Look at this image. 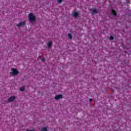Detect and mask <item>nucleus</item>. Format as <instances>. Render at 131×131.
Here are the masks:
<instances>
[{"instance_id": "obj_1", "label": "nucleus", "mask_w": 131, "mask_h": 131, "mask_svg": "<svg viewBox=\"0 0 131 131\" xmlns=\"http://www.w3.org/2000/svg\"><path fill=\"white\" fill-rule=\"evenodd\" d=\"M28 18L30 22H34V21L36 20V17H35V16L33 14V13H30L29 14Z\"/></svg>"}, {"instance_id": "obj_2", "label": "nucleus", "mask_w": 131, "mask_h": 131, "mask_svg": "<svg viewBox=\"0 0 131 131\" xmlns=\"http://www.w3.org/2000/svg\"><path fill=\"white\" fill-rule=\"evenodd\" d=\"M11 70L12 72H10V75H17V74H19V71L16 69L13 68Z\"/></svg>"}, {"instance_id": "obj_3", "label": "nucleus", "mask_w": 131, "mask_h": 131, "mask_svg": "<svg viewBox=\"0 0 131 131\" xmlns=\"http://www.w3.org/2000/svg\"><path fill=\"white\" fill-rule=\"evenodd\" d=\"M15 99H16V97L15 96H11L9 98H8V102H13L15 100Z\"/></svg>"}, {"instance_id": "obj_4", "label": "nucleus", "mask_w": 131, "mask_h": 131, "mask_svg": "<svg viewBox=\"0 0 131 131\" xmlns=\"http://www.w3.org/2000/svg\"><path fill=\"white\" fill-rule=\"evenodd\" d=\"M25 25V21L20 22L18 24H17V26L18 28L21 27V26H24Z\"/></svg>"}, {"instance_id": "obj_5", "label": "nucleus", "mask_w": 131, "mask_h": 131, "mask_svg": "<svg viewBox=\"0 0 131 131\" xmlns=\"http://www.w3.org/2000/svg\"><path fill=\"white\" fill-rule=\"evenodd\" d=\"M62 98H63L62 95H58L55 96V100H59V99H62Z\"/></svg>"}, {"instance_id": "obj_6", "label": "nucleus", "mask_w": 131, "mask_h": 131, "mask_svg": "<svg viewBox=\"0 0 131 131\" xmlns=\"http://www.w3.org/2000/svg\"><path fill=\"white\" fill-rule=\"evenodd\" d=\"M112 13L114 16H117V13H116V11L115 10H112Z\"/></svg>"}, {"instance_id": "obj_7", "label": "nucleus", "mask_w": 131, "mask_h": 131, "mask_svg": "<svg viewBox=\"0 0 131 131\" xmlns=\"http://www.w3.org/2000/svg\"><path fill=\"white\" fill-rule=\"evenodd\" d=\"M78 13L75 12V13H73V15L74 17H75V18H77V17H78Z\"/></svg>"}, {"instance_id": "obj_8", "label": "nucleus", "mask_w": 131, "mask_h": 131, "mask_svg": "<svg viewBox=\"0 0 131 131\" xmlns=\"http://www.w3.org/2000/svg\"><path fill=\"white\" fill-rule=\"evenodd\" d=\"M52 42H53L52 41H49V42L47 44L48 48H51V47H52Z\"/></svg>"}, {"instance_id": "obj_9", "label": "nucleus", "mask_w": 131, "mask_h": 131, "mask_svg": "<svg viewBox=\"0 0 131 131\" xmlns=\"http://www.w3.org/2000/svg\"><path fill=\"white\" fill-rule=\"evenodd\" d=\"M92 13L93 14H97L98 13V10H96V9H92Z\"/></svg>"}, {"instance_id": "obj_10", "label": "nucleus", "mask_w": 131, "mask_h": 131, "mask_svg": "<svg viewBox=\"0 0 131 131\" xmlns=\"http://www.w3.org/2000/svg\"><path fill=\"white\" fill-rule=\"evenodd\" d=\"M41 131H48V129L46 127H42L41 128Z\"/></svg>"}, {"instance_id": "obj_11", "label": "nucleus", "mask_w": 131, "mask_h": 131, "mask_svg": "<svg viewBox=\"0 0 131 131\" xmlns=\"http://www.w3.org/2000/svg\"><path fill=\"white\" fill-rule=\"evenodd\" d=\"M68 36H69L70 39H72V35H71V33H69Z\"/></svg>"}, {"instance_id": "obj_12", "label": "nucleus", "mask_w": 131, "mask_h": 131, "mask_svg": "<svg viewBox=\"0 0 131 131\" xmlns=\"http://www.w3.org/2000/svg\"><path fill=\"white\" fill-rule=\"evenodd\" d=\"M20 91L21 92H24V91H25V88L24 87H21L20 89Z\"/></svg>"}, {"instance_id": "obj_13", "label": "nucleus", "mask_w": 131, "mask_h": 131, "mask_svg": "<svg viewBox=\"0 0 131 131\" xmlns=\"http://www.w3.org/2000/svg\"><path fill=\"white\" fill-rule=\"evenodd\" d=\"M110 39L111 40H113V39H114V37H113V36H111V37H110Z\"/></svg>"}, {"instance_id": "obj_14", "label": "nucleus", "mask_w": 131, "mask_h": 131, "mask_svg": "<svg viewBox=\"0 0 131 131\" xmlns=\"http://www.w3.org/2000/svg\"><path fill=\"white\" fill-rule=\"evenodd\" d=\"M62 0H57V2L59 3V4H61V3H62Z\"/></svg>"}, {"instance_id": "obj_15", "label": "nucleus", "mask_w": 131, "mask_h": 131, "mask_svg": "<svg viewBox=\"0 0 131 131\" xmlns=\"http://www.w3.org/2000/svg\"><path fill=\"white\" fill-rule=\"evenodd\" d=\"M45 58H42V59H41V61H42V62H43L44 61H45Z\"/></svg>"}, {"instance_id": "obj_16", "label": "nucleus", "mask_w": 131, "mask_h": 131, "mask_svg": "<svg viewBox=\"0 0 131 131\" xmlns=\"http://www.w3.org/2000/svg\"><path fill=\"white\" fill-rule=\"evenodd\" d=\"M27 131H34V130L32 129V130H27Z\"/></svg>"}, {"instance_id": "obj_17", "label": "nucleus", "mask_w": 131, "mask_h": 131, "mask_svg": "<svg viewBox=\"0 0 131 131\" xmlns=\"http://www.w3.org/2000/svg\"><path fill=\"white\" fill-rule=\"evenodd\" d=\"M92 100H92V99H91V98L89 99V101H90V102H91V101H92Z\"/></svg>"}, {"instance_id": "obj_18", "label": "nucleus", "mask_w": 131, "mask_h": 131, "mask_svg": "<svg viewBox=\"0 0 131 131\" xmlns=\"http://www.w3.org/2000/svg\"><path fill=\"white\" fill-rule=\"evenodd\" d=\"M38 58H40V56H39L38 57Z\"/></svg>"}]
</instances>
